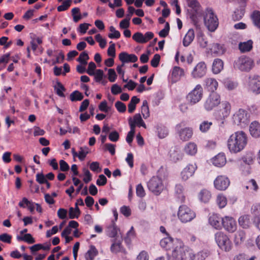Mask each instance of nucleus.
Here are the masks:
<instances>
[{
  "label": "nucleus",
  "mask_w": 260,
  "mask_h": 260,
  "mask_svg": "<svg viewBox=\"0 0 260 260\" xmlns=\"http://www.w3.org/2000/svg\"><path fill=\"white\" fill-rule=\"evenodd\" d=\"M215 238L218 246L225 251L231 250L232 244L229 237L222 232H218L215 235Z\"/></svg>",
  "instance_id": "nucleus-7"
},
{
  "label": "nucleus",
  "mask_w": 260,
  "mask_h": 260,
  "mask_svg": "<svg viewBox=\"0 0 260 260\" xmlns=\"http://www.w3.org/2000/svg\"><path fill=\"white\" fill-rule=\"evenodd\" d=\"M223 68V62L219 58H216L214 60L212 64V71L214 74L219 73Z\"/></svg>",
  "instance_id": "nucleus-32"
},
{
  "label": "nucleus",
  "mask_w": 260,
  "mask_h": 260,
  "mask_svg": "<svg viewBox=\"0 0 260 260\" xmlns=\"http://www.w3.org/2000/svg\"><path fill=\"white\" fill-rule=\"evenodd\" d=\"M252 18L254 24L260 28V12L254 11L252 15Z\"/></svg>",
  "instance_id": "nucleus-59"
},
{
  "label": "nucleus",
  "mask_w": 260,
  "mask_h": 260,
  "mask_svg": "<svg viewBox=\"0 0 260 260\" xmlns=\"http://www.w3.org/2000/svg\"><path fill=\"white\" fill-rule=\"evenodd\" d=\"M120 213L125 217H128L132 214L131 209L129 206H123L120 209Z\"/></svg>",
  "instance_id": "nucleus-64"
},
{
  "label": "nucleus",
  "mask_w": 260,
  "mask_h": 260,
  "mask_svg": "<svg viewBox=\"0 0 260 260\" xmlns=\"http://www.w3.org/2000/svg\"><path fill=\"white\" fill-rule=\"evenodd\" d=\"M88 153V148L86 146L84 147H80V150L78 153L76 151L74 148H72V153L73 157L74 158L78 157V158L81 161L85 159Z\"/></svg>",
  "instance_id": "nucleus-24"
},
{
  "label": "nucleus",
  "mask_w": 260,
  "mask_h": 260,
  "mask_svg": "<svg viewBox=\"0 0 260 260\" xmlns=\"http://www.w3.org/2000/svg\"><path fill=\"white\" fill-rule=\"evenodd\" d=\"M199 12H196L194 11H189V15L190 19L191 20L192 23L194 25L197 27L199 23V18H198V14Z\"/></svg>",
  "instance_id": "nucleus-60"
},
{
  "label": "nucleus",
  "mask_w": 260,
  "mask_h": 260,
  "mask_svg": "<svg viewBox=\"0 0 260 260\" xmlns=\"http://www.w3.org/2000/svg\"><path fill=\"white\" fill-rule=\"evenodd\" d=\"M72 0H66L62 4L57 8L58 12L64 11L68 10L71 6Z\"/></svg>",
  "instance_id": "nucleus-57"
},
{
  "label": "nucleus",
  "mask_w": 260,
  "mask_h": 260,
  "mask_svg": "<svg viewBox=\"0 0 260 260\" xmlns=\"http://www.w3.org/2000/svg\"><path fill=\"white\" fill-rule=\"evenodd\" d=\"M221 103L220 95L216 92H211L207 98L204 107L206 110L211 111Z\"/></svg>",
  "instance_id": "nucleus-6"
},
{
  "label": "nucleus",
  "mask_w": 260,
  "mask_h": 260,
  "mask_svg": "<svg viewBox=\"0 0 260 260\" xmlns=\"http://www.w3.org/2000/svg\"><path fill=\"white\" fill-rule=\"evenodd\" d=\"M183 150L186 154L194 156L198 151L197 145L194 142H188L185 145Z\"/></svg>",
  "instance_id": "nucleus-25"
},
{
  "label": "nucleus",
  "mask_w": 260,
  "mask_h": 260,
  "mask_svg": "<svg viewBox=\"0 0 260 260\" xmlns=\"http://www.w3.org/2000/svg\"><path fill=\"white\" fill-rule=\"evenodd\" d=\"M94 80L96 82H101L104 77V72L102 70L98 69L94 73Z\"/></svg>",
  "instance_id": "nucleus-62"
},
{
  "label": "nucleus",
  "mask_w": 260,
  "mask_h": 260,
  "mask_svg": "<svg viewBox=\"0 0 260 260\" xmlns=\"http://www.w3.org/2000/svg\"><path fill=\"white\" fill-rule=\"evenodd\" d=\"M181 241L178 239H173L171 237H166L160 241V246L165 249L166 251H172L177 245V242H180Z\"/></svg>",
  "instance_id": "nucleus-11"
},
{
  "label": "nucleus",
  "mask_w": 260,
  "mask_h": 260,
  "mask_svg": "<svg viewBox=\"0 0 260 260\" xmlns=\"http://www.w3.org/2000/svg\"><path fill=\"white\" fill-rule=\"evenodd\" d=\"M122 238H119L116 239H113L112 240V244L110 247L111 251L114 253H117L119 252L126 254L125 249L121 245Z\"/></svg>",
  "instance_id": "nucleus-16"
},
{
  "label": "nucleus",
  "mask_w": 260,
  "mask_h": 260,
  "mask_svg": "<svg viewBox=\"0 0 260 260\" xmlns=\"http://www.w3.org/2000/svg\"><path fill=\"white\" fill-rule=\"evenodd\" d=\"M183 154L179 151L174 150L170 154V157L172 161L177 162L183 158Z\"/></svg>",
  "instance_id": "nucleus-50"
},
{
  "label": "nucleus",
  "mask_w": 260,
  "mask_h": 260,
  "mask_svg": "<svg viewBox=\"0 0 260 260\" xmlns=\"http://www.w3.org/2000/svg\"><path fill=\"white\" fill-rule=\"evenodd\" d=\"M118 229H108L106 232L107 235L109 237L115 238L114 239H116L118 238V237L122 238V236L118 234Z\"/></svg>",
  "instance_id": "nucleus-56"
},
{
  "label": "nucleus",
  "mask_w": 260,
  "mask_h": 260,
  "mask_svg": "<svg viewBox=\"0 0 260 260\" xmlns=\"http://www.w3.org/2000/svg\"><path fill=\"white\" fill-rule=\"evenodd\" d=\"M204 23L210 31H214L218 26V20L211 8H207L204 16Z\"/></svg>",
  "instance_id": "nucleus-4"
},
{
  "label": "nucleus",
  "mask_w": 260,
  "mask_h": 260,
  "mask_svg": "<svg viewBox=\"0 0 260 260\" xmlns=\"http://www.w3.org/2000/svg\"><path fill=\"white\" fill-rule=\"evenodd\" d=\"M128 123L129 125V126L131 127V124L135 126V128H136V126H138V127H143L145 128H146V125L143 120L141 115L138 114H136L134 117L133 119H132V117H129L128 118Z\"/></svg>",
  "instance_id": "nucleus-20"
},
{
  "label": "nucleus",
  "mask_w": 260,
  "mask_h": 260,
  "mask_svg": "<svg viewBox=\"0 0 260 260\" xmlns=\"http://www.w3.org/2000/svg\"><path fill=\"white\" fill-rule=\"evenodd\" d=\"M238 168L242 174L245 176H247L251 173V167L250 165L244 164L240 162H238Z\"/></svg>",
  "instance_id": "nucleus-39"
},
{
  "label": "nucleus",
  "mask_w": 260,
  "mask_h": 260,
  "mask_svg": "<svg viewBox=\"0 0 260 260\" xmlns=\"http://www.w3.org/2000/svg\"><path fill=\"white\" fill-rule=\"evenodd\" d=\"M253 42L251 40L247 42L240 43L239 45V48L242 52H245L250 51L252 48Z\"/></svg>",
  "instance_id": "nucleus-41"
},
{
  "label": "nucleus",
  "mask_w": 260,
  "mask_h": 260,
  "mask_svg": "<svg viewBox=\"0 0 260 260\" xmlns=\"http://www.w3.org/2000/svg\"><path fill=\"white\" fill-rule=\"evenodd\" d=\"M133 39L138 43L144 44L146 43V40H144V35L142 33L137 32L133 36Z\"/></svg>",
  "instance_id": "nucleus-53"
},
{
  "label": "nucleus",
  "mask_w": 260,
  "mask_h": 260,
  "mask_svg": "<svg viewBox=\"0 0 260 260\" xmlns=\"http://www.w3.org/2000/svg\"><path fill=\"white\" fill-rule=\"evenodd\" d=\"M222 218L217 214H212L208 219L209 224L214 227L219 228L221 224Z\"/></svg>",
  "instance_id": "nucleus-28"
},
{
  "label": "nucleus",
  "mask_w": 260,
  "mask_h": 260,
  "mask_svg": "<svg viewBox=\"0 0 260 260\" xmlns=\"http://www.w3.org/2000/svg\"><path fill=\"white\" fill-rule=\"evenodd\" d=\"M221 224L223 228H235L237 223L234 218L226 216L221 219Z\"/></svg>",
  "instance_id": "nucleus-29"
},
{
  "label": "nucleus",
  "mask_w": 260,
  "mask_h": 260,
  "mask_svg": "<svg viewBox=\"0 0 260 260\" xmlns=\"http://www.w3.org/2000/svg\"><path fill=\"white\" fill-rule=\"evenodd\" d=\"M80 214V210L79 207H70L69 210V218H78Z\"/></svg>",
  "instance_id": "nucleus-47"
},
{
  "label": "nucleus",
  "mask_w": 260,
  "mask_h": 260,
  "mask_svg": "<svg viewBox=\"0 0 260 260\" xmlns=\"http://www.w3.org/2000/svg\"><path fill=\"white\" fill-rule=\"evenodd\" d=\"M184 73L183 69L179 67H174L172 71V78L174 82L179 80L181 77L184 76Z\"/></svg>",
  "instance_id": "nucleus-27"
},
{
  "label": "nucleus",
  "mask_w": 260,
  "mask_h": 260,
  "mask_svg": "<svg viewBox=\"0 0 260 260\" xmlns=\"http://www.w3.org/2000/svg\"><path fill=\"white\" fill-rule=\"evenodd\" d=\"M119 59L122 63L136 62L138 60L137 56L134 54H128L125 52L119 54Z\"/></svg>",
  "instance_id": "nucleus-22"
},
{
  "label": "nucleus",
  "mask_w": 260,
  "mask_h": 260,
  "mask_svg": "<svg viewBox=\"0 0 260 260\" xmlns=\"http://www.w3.org/2000/svg\"><path fill=\"white\" fill-rule=\"evenodd\" d=\"M72 14L75 22H78L82 19V16L80 13V9L79 8L76 7L72 9Z\"/></svg>",
  "instance_id": "nucleus-51"
},
{
  "label": "nucleus",
  "mask_w": 260,
  "mask_h": 260,
  "mask_svg": "<svg viewBox=\"0 0 260 260\" xmlns=\"http://www.w3.org/2000/svg\"><path fill=\"white\" fill-rule=\"evenodd\" d=\"M240 226L242 228H247L251 226L250 216L249 215L241 216L238 219Z\"/></svg>",
  "instance_id": "nucleus-34"
},
{
  "label": "nucleus",
  "mask_w": 260,
  "mask_h": 260,
  "mask_svg": "<svg viewBox=\"0 0 260 260\" xmlns=\"http://www.w3.org/2000/svg\"><path fill=\"white\" fill-rule=\"evenodd\" d=\"M233 120L235 124L240 125L246 123L249 121V115L245 110L240 109L233 115Z\"/></svg>",
  "instance_id": "nucleus-10"
},
{
  "label": "nucleus",
  "mask_w": 260,
  "mask_h": 260,
  "mask_svg": "<svg viewBox=\"0 0 260 260\" xmlns=\"http://www.w3.org/2000/svg\"><path fill=\"white\" fill-rule=\"evenodd\" d=\"M224 84L225 87L230 90L234 89L238 85L236 82L228 79L224 81Z\"/></svg>",
  "instance_id": "nucleus-61"
},
{
  "label": "nucleus",
  "mask_w": 260,
  "mask_h": 260,
  "mask_svg": "<svg viewBox=\"0 0 260 260\" xmlns=\"http://www.w3.org/2000/svg\"><path fill=\"white\" fill-rule=\"evenodd\" d=\"M207 72V66L204 61L199 62L191 72V76L194 78H200L204 76Z\"/></svg>",
  "instance_id": "nucleus-13"
},
{
  "label": "nucleus",
  "mask_w": 260,
  "mask_h": 260,
  "mask_svg": "<svg viewBox=\"0 0 260 260\" xmlns=\"http://www.w3.org/2000/svg\"><path fill=\"white\" fill-rule=\"evenodd\" d=\"M109 30L112 33L108 34V37L111 39H118L120 37V33L118 30L115 29L113 26H111L109 28Z\"/></svg>",
  "instance_id": "nucleus-52"
},
{
  "label": "nucleus",
  "mask_w": 260,
  "mask_h": 260,
  "mask_svg": "<svg viewBox=\"0 0 260 260\" xmlns=\"http://www.w3.org/2000/svg\"><path fill=\"white\" fill-rule=\"evenodd\" d=\"M89 58L88 53L85 51H84L80 53L79 57L77 58V61L82 64L86 65L87 63V61Z\"/></svg>",
  "instance_id": "nucleus-54"
},
{
  "label": "nucleus",
  "mask_w": 260,
  "mask_h": 260,
  "mask_svg": "<svg viewBox=\"0 0 260 260\" xmlns=\"http://www.w3.org/2000/svg\"><path fill=\"white\" fill-rule=\"evenodd\" d=\"M177 215L178 218L183 223L191 221L196 216V213L185 205L179 206Z\"/></svg>",
  "instance_id": "nucleus-3"
},
{
  "label": "nucleus",
  "mask_w": 260,
  "mask_h": 260,
  "mask_svg": "<svg viewBox=\"0 0 260 260\" xmlns=\"http://www.w3.org/2000/svg\"><path fill=\"white\" fill-rule=\"evenodd\" d=\"M194 38V32L193 29H189L185 35L183 40V45L185 47L188 46Z\"/></svg>",
  "instance_id": "nucleus-30"
},
{
  "label": "nucleus",
  "mask_w": 260,
  "mask_h": 260,
  "mask_svg": "<svg viewBox=\"0 0 260 260\" xmlns=\"http://www.w3.org/2000/svg\"><path fill=\"white\" fill-rule=\"evenodd\" d=\"M135 134V126L131 124L130 131L128 133L126 137V141L129 144L132 143Z\"/></svg>",
  "instance_id": "nucleus-55"
},
{
  "label": "nucleus",
  "mask_w": 260,
  "mask_h": 260,
  "mask_svg": "<svg viewBox=\"0 0 260 260\" xmlns=\"http://www.w3.org/2000/svg\"><path fill=\"white\" fill-rule=\"evenodd\" d=\"M199 198L201 201L206 203L210 200L211 194L209 190L204 189L202 190L199 193Z\"/></svg>",
  "instance_id": "nucleus-38"
},
{
  "label": "nucleus",
  "mask_w": 260,
  "mask_h": 260,
  "mask_svg": "<svg viewBox=\"0 0 260 260\" xmlns=\"http://www.w3.org/2000/svg\"><path fill=\"white\" fill-rule=\"evenodd\" d=\"M54 89L56 93L61 98L65 97L63 92L66 91V88L60 82H57L56 85L54 86Z\"/></svg>",
  "instance_id": "nucleus-44"
},
{
  "label": "nucleus",
  "mask_w": 260,
  "mask_h": 260,
  "mask_svg": "<svg viewBox=\"0 0 260 260\" xmlns=\"http://www.w3.org/2000/svg\"><path fill=\"white\" fill-rule=\"evenodd\" d=\"M216 203L220 208H224L227 204L226 197L222 194H219L216 198Z\"/></svg>",
  "instance_id": "nucleus-48"
},
{
  "label": "nucleus",
  "mask_w": 260,
  "mask_h": 260,
  "mask_svg": "<svg viewBox=\"0 0 260 260\" xmlns=\"http://www.w3.org/2000/svg\"><path fill=\"white\" fill-rule=\"evenodd\" d=\"M177 243L171 254L167 253L168 260H193L194 253L193 250L185 247L181 241Z\"/></svg>",
  "instance_id": "nucleus-2"
},
{
  "label": "nucleus",
  "mask_w": 260,
  "mask_h": 260,
  "mask_svg": "<svg viewBox=\"0 0 260 260\" xmlns=\"http://www.w3.org/2000/svg\"><path fill=\"white\" fill-rule=\"evenodd\" d=\"M211 161L214 166L217 167L221 168L224 166L226 163V158L224 153H219L211 159Z\"/></svg>",
  "instance_id": "nucleus-19"
},
{
  "label": "nucleus",
  "mask_w": 260,
  "mask_h": 260,
  "mask_svg": "<svg viewBox=\"0 0 260 260\" xmlns=\"http://www.w3.org/2000/svg\"><path fill=\"white\" fill-rule=\"evenodd\" d=\"M213 125L212 121L203 120L200 124L199 129L202 133H207L211 128Z\"/></svg>",
  "instance_id": "nucleus-42"
},
{
  "label": "nucleus",
  "mask_w": 260,
  "mask_h": 260,
  "mask_svg": "<svg viewBox=\"0 0 260 260\" xmlns=\"http://www.w3.org/2000/svg\"><path fill=\"white\" fill-rule=\"evenodd\" d=\"M197 169V166L196 163L188 164L181 172L182 180L184 181L187 180L194 175Z\"/></svg>",
  "instance_id": "nucleus-14"
},
{
  "label": "nucleus",
  "mask_w": 260,
  "mask_h": 260,
  "mask_svg": "<svg viewBox=\"0 0 260 260\" xmlns=\"http://www.w3.org/2000/svg\"><path fill=\"white\" fill-rule=\"evenodd\" d=\"M249 89L255 94L260 93V76L254 75L249 78Z\"/></svg>",
  "instance_id": "nucleus-12"
},
{
  "label": "nucleus",
  "mask_w": 260,
  "mask_h": 260,
  "mask_svg": "<svg viewBox=\"0 0 260 260\" xmlns=\"http://www.w3.org/2000/svg\"><path fill=\"white\" fill-rule=\"evenodd\" d=\"M187 6L190 8V11L200 12L201 6L197 0H186Z\"/></svg>",
  "instance_id": "nucleus-33"
},
{
  "label": "nucleus",
  "mask_w": 260,
  "mask_h": 260,
  "mask_svg": "<svg viewBox=\"0 0 260 260\" xmlns=\"http://www.w3.org/2000/svg\"><path fill=\"white\" fill-rule=\"evenodd\" d=\"M84 98L83 95L78 90L73 91L70 96V98L71 101H81Z\"/></svg>",
  "instance_id": "nucleus-49"
},
{
  "label": "nucleus",
  "mask_w": 260,
  "mask_h": 260,
  "mask_svg": "<svg viewBox=\"0 0 260 260\" xmlns=\"http://www.w3.org/2000/svg\"><path fill=\"white\" fill-rule=\"evenodd\" d=\"M254 66L253 60L249 57L242 55L235 61L234 68L241 71L248 72Z\"/></svg>",
  "instance_id": "nucleus-5"
},
{
  "label": "nucleus",
  "mask_w": 260,
  "mask_h": 260,
  "mask_svg": "<svg viewBox=\"0 0 260 260\" xmlns=\"http://www.w3.org/2000/svg\"><path fill=\"white\" fill-rule=\"evenodd\" d=\"M16 239L18 241H24L28 244H33L36 241L30 234H25L24 235H17Z\"/></svg>",
  "instance_id": "nucleus-37"
},
{
  "label": "nucleus",
  "mask_w": 260,
  "mask_h": 260,
  "mask_svg": "<svg viewBox=\"0 0 260 260\" xmlns=\"http://www.w3.org/2000/svg\"><path fill=\"white\" fill-rule=\"evenodd\" d=\"M211 51L217 55H222L225 52V49L223 45L217 43L213 45Z\"/></svg>",
  "instance_id": "nucleus-43"
},
{
  "label": "nucleus",
  "mask_w": 260,
  "mask_h": 260,
  "mask_svg": "<svg viewBox=\"0 0 260 260\" xmlns=\"http://www.w3.org/2000/svg\"><path fill=\"white\" fill-rule=\"evenodd\" d=\"M178 134L179 138L182 141H187L193 135V130L190 127H185L178 130Z\"/></svg>",
  "instance_id": "nucleus-18"
},
{
  "label": "nucleus",
  "mask_w": 260,
  "mask_h": 260,
  "mask_svg": "<svg viewBox=\"0 0 260 260\" xmlns=\"http://www.w3.org/2000/svg\"><path fill=\"white\" fill-rule=\"evenodd\" d=\"M230 183L229 178L225 176H218L214 181L215 187L219 190H225Z\"/></svg>",
  "instance_id": "nucleus-15"
},
{
  "label": "nucleus",
  "mask_w": 260,
  "mask_h": 260,
  "mask_svg": "<svg viewBox=\"0 0 260 260\" xmlns=\"http://www.w3.org/2000/svg\"><path fill=\"white\" fill-rule=\"evenodd\" d=\"M249 132L252 137L258 138L260 137V123L257 121H253L249 126Z\"/></svg>",
  "instance_id": "nucleus-26"
},
{
  "label": "nucleus",
  "mask_w": 260,
  "mask_h": 260,
  "mask_svg": "<svg viewBox=\"0 0 260 260\" xmlns=\"http://www.w3.org/2000/svg\"><path fill=\"white\" fill-rule=\"evenodd\" d=\"M254 158V155L252 153H247L238 160V162L251 166L253 164Z\"/></svg>",
  "instance_id": "nucleus-31"
},
{
  "label": "nucleus",
  "mask_w": 260,
  "mask_h": 260,
  "mask_svg": "<svg viewBox=\"0 0 260 260\" xmlns=\"http://www.w3.org/2000/svg\"><path fill=\"white\" fill-rule=\"evenodd\" d=\"M211 254V251L208 249H204L196 254H194L193 260H205Z\"/></svg>",
  "instance_id": "nucleus-35"
},
{
  "label": "nucleus",
  "mask_w": 260,
  "mask_h": 260,
  "mask_svg": "<svg viewBox=\"0 0 260 260\" xmlns=\"http://www.w3.org/2000/svg\"><path fill=\"white\" fill-rule=\"evenodd\" d=\"M203 90L200 84H197L187 94V100L191 105H194L201 101L203 97Z\"/></svg>",
  "instance_id": "nucleus-9"
},
{
  "label": "nucleus",
  "mask_w": 260,
  "mask_h": 260,
  "mask_svg": "<svg viewBox=\"0 0 260 260\" xmlns=\"http://www.w3.org/2000/svg\"><path fill=\"white\" fill-rule=\"evenodd\" d=\"M245 232L242 230H239L235 234L234 242L236 245L241 243L245 239Z\"/></svg>",
  "instance_id": "nucleus-36"
},
{
  "label": "nucleus",
  "mask_w": 260,
  "mask_h": 260,
  "mask_svg": "<svg viewBox=\"0 0 260 260\" xmlns=\"http://www.w3.org/2000/svg\"><path fill=\"white\" fill-rule=\"evenodd\" d=\"M204 88L211 92H214L218 86L217 81L212 78L206 79L204 80Z\"/></svg>",
  "instance_id": "nucleus-23"
},
{
  "label": "nucleus",
  "mask_w": 260,
  "mask_h": 260,
  "mask_svg": "<svg viewBox=\"0 0 260 260\" xmlns=\"http://www.w3.org/2000/svg\"><path fill=\"white\" fill-rule=\"evenodd\" d=\"M135 232L134 229H131L126 234V236L124 238L125 242L127 245L131 243V239L135 237Z\"/></svg>",
  "instance_id": "nucleus-58"
},
{
  "label": "nucleus",
  "mask_w": 260,
  "mask_h": 260,
  "mask_svg": "<svg viewBox=\"0 0 260 260\" xmlns=\"http://www.w3.org/2000/svg\"><path fill=\"white\" fill-rule=\"evenodd\" d=\"M150 191L155 195H159L164 189L162 180L157 176L152 177L147 183Z\"/></svg>",
  "instance_id": "nucleus-8"
},
{
  "label": "nucleus",
  "mask_w": 260,
  "mask_h": 260,
  "mask_svg": "<svg viewBox=\"0 0 260 260\" xmlns=\"http://www.w3.org/2000/svg\"><path fill=\"white\" fill-rule=\"evenodd\" d=\"M183 187L181 184H177L175 186V192L178 195V198L181 203H184L185 197L183 194Z\"/></svg>",
  "instance_id": "nucleus-46"
},
{
  "label": "nucleus",
  "mask_w": 260,
  "mask_h": 260,
  "mask_svg": "<svg viewBox=\"0 0 260 260\" xmlns=\"http://www.w3.org/2000/svg\"><path fill=\"white\" fill-rule=\"evenodd\" d=\"M248 142L246 134L242 131L232 134L227 141V147L232 153H237L242 151Z\"/></svg>",
  "instance_id": "nucleus-1"
},
{
  "label": "nucleus",
  "mask_w": 260,
  "mask_h": 260,
  "mask_svg": "<svg viewBox=\"0 0 260 260\" xmlns=\"http://www.w3.org/2000/svg\"><path fill=\"white\" fill-rule=\"evenodd\" d=\"M98 252L94 246H90L89 249L85 254V260H93Z\"/></svg>",
  "instance_id": "nucleus-40"
},
{
  "label": "nucleus",
  "mask_w": 260,
  "mask_h": 260,
  "mask_svg": "<svg viewBox=\"0 0 260 260\" xmlns=\"http://www.w3.org/2000/svg\"><path fill=\"white\" fill-rule=\"evenodd\" d=\"M248 185L246 186V188L248 189L249 188H250L251 189H253L254 191H257L258 186V185L256 182V181L253 179H250L247 183Z\"/></svg>",
  "instance_id": "nucleus-63"
},
{
  "label": "nucleus",
  "mask_w": 260,
  "mask_h": 260,
  "mask_svg": "<svg viewBox=\"0 0 260 260\" xmlns=\"http://www.w3.org/2000/svg\"><path fill=\"white\" fill-rule=\"evenodd\" d=\"M239 3L240 4V9L235 11L234 13L232 15L233 19L234 21L240 20L244 15V8L246 5V0H238Z\"/></svg>",
  "instance_id": "nucleus-21"
},
{
  "label": "nucleus",
  "mask_w": 260,
  "mask_h": 260,
  "mask_svg": "<svg viewBox=\"0 0 260 260\" xmlns=\"http://www.w3.org/2000/svg\"><path fill=\"white\" fill-rule=\"evenodd\" d=\"M141 113L144 119H146L150 116L148 104L146 100H144L143 102V104L141 107Z\"/></svg>",
  "instance_id": "nucleus-45"
},
{
  "label": "nucleus",
  "mask_w": 260,
  "mask_h": 260,
  "mask_svg": "<svg viewBox=\"0 0 260 260\" xmlns=\"http://www.w3.org/2000/svg\"><path fill=\"white\" fill-rule=\"evenodd\" d=\"M231 111V104L227 101H223L221 103L220 109L218 111L220 119H225L230 114Z\"/></svg>",
  "instance_id": "nucleus-17"
}]
</instances>
